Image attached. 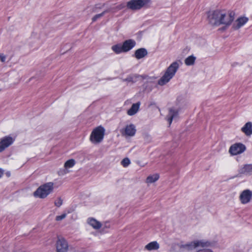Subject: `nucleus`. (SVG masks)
Returning <instances> with one entry per match:
<instances>
[{
	"mask_svg": "<svg viewBox=\"0 0 252 252\" xmlns=\"http://www.w3.org/2000/svg\"><path fill=\"white\" fill-rule=\"evenodd\" d=\"M178 115V113L177 111L173 109H170L169 114L167 116V120L169 125H171L173 119L177 117Z\"/></svg>",
	"mask_w": 252,
	"mask_h": 252,
	"instance_id": "a211bd4d",
	"label": "nucleus"
},
{
	"mask_svg": "<svg viewBox=\"0 0 252 252\" xmlns=\"http://www.w3.org/2000/svg\"><path fill=\"white\" fill-rule=\"evenodd\" d=\"M130 163L128 158H125L121 161V164L125 167L128 166Z\"/></svg>",
	"mask_w": 252,
	"mask_h": 252,
	"instance_id": "c85d7f7f",
	"label": "nucleus"
},
{
	"mask_svg": "<svg viewBox=\"0 0 252 252\" xmlns=\"http://www.w3.org/2000/svg\"><path fill=\"white\" fill-rule=\"evenodd\" d=\"M159 248V245L157 241L149 243L145 247V249L148 251L157 250Z\"/></svg>",
	"mask_w": 252,
	"mask_h": 252,
	"instance_id": "6ab92c4d",
	"label": "nucleus"
},
{
	"mask_svg": "<svg viewBox=\"0 0 252 252\" xmlns=\"http://www.w3.org/2000/svg\"><path fill=\"white\" fill-rule=\"evenodd\" d=\"M126 126H134L132 124H130L129 125V126L127 125Z\"/></svg>",
	"mask_w": 252,
	"mask_h": 252,
	"instance_id": "4c0bfd02",
	"label": "nucleus"
},
{
	"mask_svg": "<svg viewBox=\"0 0 252 252\" xmlns=\"http://www.w3.org/2000/svg\"><path fill=\"white\" fill-rule=\"evenodd\" d=\"M252 197V191L249 189L243 190L239 196L240 200L242 204H247L249 203Z\"/></svg>",
	"mask_w": 252,
	"mask_h": 252,
	"instance_id": "6e6552de",
	"label": "nucleus"
},
{
	"mask_svg": "<svg viewBox=\"0 0 252 252\" xmlns=\"http://www.w3.org/2000/svg\"><path fill=\"white\" fill-rule=\"evenodd\" d=\"M249 19L246 17L239 18L236 21V23L233 24V28L234 30H238L245 24L248 21Z\"/></svg>",
	"mask_w": 252,
	"mask_h": 252,
	"instance_id": "f8f14e48",
	"label": "nucleus"
},
{
	"mask_svg": "<svg viewBox=\"0 0 252 252\" xmlns=\"http://www.w3.org/2000/svg\"><path fill=\"white\" fill-rule=\"evenodd\" d=\"M225 26L221 28V30H225L228 26L225 25Z\"/></svg>",
	"mask_w": 252,
	"mask_h": 252,
	"instance_id": "c9c22d12",
	"label": "nucleus"
},
{
	"mask_svg": "<svg viewBox=\"0 0 252 252\" xmlns=\"http://www.w3.org/2000/svg\"><path fill=\"white\" fill-rule=\"evenodd\" d=\"M66 173H67V172H66L65 170H64L63 171V172H62V171H59L58 174L59 175H63L64 174H66Z\"/></svg>",
	"mask_w": 252,
	"mask_h": 252,
	"instance_id": "72a5a7b5",
	"label": "nucleus"
},
{
	"mask_svg": "<svg viewBox=\"0 0 252 252\" xmlns=\"http://www.w3.org/2000/svg\"><path fill=\"white\" fill-rule=\"evenodd\" d=\"M3 174V170L0 168V178H1Z\"/></svg>",
	"mask_w": 252,
	"mask_h": 252,
	"instance_id": "f704fd0d",
	"label": "nucleus"
},
{
	"mask_svg": "<svg viewBox=\"0 0 252 252\" xmlns=\"http://www.w3.org/2000/svg\"><path fill=\"white\" fill-rule=\"evenodd\" d=\"M136 45V42L134 40L129 39L125 40L122 44V49L123 52H127L132 49Z\"/></svg>",
	"mask_w": 252,
	"mask_h": 252,
	"instance_id": "9d476101",
	"label": "nucleus"
},
{
	"mask_svg": "<svg viewBox=\"0 0 252 252\" xmlns=\"http://www.w3.org/2000/svg\"><path fill=\"white\" fill-rule=\"evenodd\" d=\"M54 189V183L48 182L40 186L34 192V195L40 198H44L50 193Z\"/></svg>",
	"mask_w": 252,
	"mask_h": 252,
	"instance_id": "20e7f679",
	"label": "nucleus"
},
{
	"mask_svg": "<svg viewBox=\"0 0 252 252\" xmlns=\"http://www.w3.org/2000/svg\"><path fill=\"white\" fill-rule=\"evenodd\" d=\"M206 242L202 240H196L183 245V248L188 250H192L195 249L203 248L206 246Z\"/></svg>",
	"mask_w": 252,
	"mask_h": 252,
	"instance_id": "423d86ee",
	"label": "nucleus"
},
{
	"mask_svg": "<svg viewBox=\"0 0 252 252\" xmlns=\"http://www.w3.org/2000/svg\"><path fill=\"white\" fill-rule=\"evenodd\" d=\"M14 139L10 136L4 137L0 142V152L11 145Z\"/></svg>",
	"mask_w": 252,
	"mask_h": 252,
	"instance_id": "9b49d317",
	"label": "nucleus"
},
{
	"mask_svg": "<svg viewBox=\"0 0 252 252\" xmlns=\"http://www.w3.org/2000/svg\"><path fill=\"white\" fill-rule=\"evenodd\" d=\"M112 50L116 54H118L123 52L122 49V45L121 44H117L112 46Z\"/></svg>",
	"mask_w": 252,
	"mask_h": 252,
	"instance_id": "5701e85b",
	"label": "nucleus"
},
{
	"mask_svg": "<svg viewBox=\"0 0 252 252\" xmlns=\"http://www.w3.org/2000/svg\"><path fill=\"white\" fill-rule=\"evenodd\" d=\"M126 6L125 4L124 3H121L120 4L118 5L116 7H112V8H109L108 9H111L112 10L111 12H115L118 10H121L125 8Z\"/></svg>",
	"mask_w": 252,
	"mask_h": 252,
	"instance_id": "cd10ccee",
	"label": "nucleus"
},
{
	"mask_svg": "<svg viewBox=\"0 0 252 252\" xmlns=\"http://www.w3.org/2000/svg\"><path fill=\"white\" fill-rule=\"evenodd\" d=\"M66 217V214H63L61 216H58L56 218V220L57 221H60Z\"/></svg>",
	"mask_w": 252,
	"mask_h": 252,
	"instance_id": "7c9ffc66",
	"label": "nucleus"
},
{
	"mask_svg": "<svg viewBox=\"0 0 252 252\" xmlns=\"http://www.w3.org/2000/svg\"><path fill=\"white\" fill-rule=\"evenodd\" d=\"M0 60L2 63L4 62L5 61V56L2 53H0Z\"/></svg>",
	"mask_w": 252,
	"mask_h": 252,
	"instance_id": "2f4dec72",
	"label": "nucleus"
},
{
	"mask_svg": "<svg viewBox=\"0 0 252 252\" xmlns=\"http://www.w3.org/2000/svg\"><path fill=\"white\" fill-rule=\"evenodd\" d=\"M138 75H129L126 79H124V81L127 82H131L132 83H135L136 81V79L139 77Z\"/></svg>",
	"mask_w": 252,
	"mask_h": 252,
	"instance_id": "a878e982",
	"label": "nucleus"
},
{
	"mask_svg": "<svg viewBox=\"0 0 252 252\" xmlns=\"http://www.w3.org/2000/svg\"><path fill=\"white\" fill-rule=\"evenodd\" d=\"M111 10H112L111 9H107L105 10L104 11H103L102 13L94 15L92 18V22H95L98 19L101 18L103 15H104L105 14L108 13V12H110L111 11Z\"/></svg>",
	"mask_w": 252,
	"mask_h": 252,
	"instance_id": "b1692460",
	"label": "nucleus"
},
{
	"mask_svg": "<svg viewBox=\"0 0 252 252\" xmlns=\"http://www.w3.org/2000/svg\"><path fill=\"white\" fill-rule=\"evenodd\" d=\"M6 175L8 176V177H9L10 175V172H8L6 173Z\"/></svg>",
	"mask_w": 252,
	"mask_h": 252,
	"instance_id": "e433bc0d",
	"label": "nucleus"
},
{
	"mask_svg": "<svg viewBox=\"0 0 252 252\" xmlns=\"http://www.w3.org/2000/svg\"><path fill=\"white\" fill-rule=\"evenodd\" d=\"M140 104L141 102L140 101L133 103L130 108L127 110V114L129 116L135 115L139 110Z\"/></svg>",
	"mask_w": 252,
	"mask_h": 252,
	"instance_id": "dca6fc26",
	"label": "nucleus"
},
{
	"mask_svg": "<svg viewBox=\"0 0 252 252\" xmlns=\"http://www.w3.org/2000/svg\"><path fill=\"white\" fill-rule=\"evenodd\" d=\"M62 204H63V200L61 199V198H58V199L55 201V205L57 207L61 206L62 205Z\"/></svg>",
	"mask_w": 252,
	"mask_h": 252,
	"instance_id": "c756f323",
	"label": "nucleus"
},
{
	"mask_svg": "<svg viewBox=\"0 0 252 252\" xmlns=\"http://www.w3.org/2000/svg\"><path fill=\"white\" fill-rule=\"evenodd\" d=\"M96 8H101V7H98V6H97V5H96Z\"/></svg>",
	"mask_w": 252,
	"mask_h": 252,
	"instance_id": "58836bf2",
	"label": "nucleus"
},
{
	"mask_svg": "<svg viewBox=\"0 0 252 252\" xmlns=\"http://www.w3.org/2000/svg\"><path fill=\"white\" fill-rule=\"evenodd\" d=\"M196 57L193 55H191L187 58L185 60V63L187 65L189 66L194 64Z\"/></svg>",
	"mask_w": 252,
	"mask_h": 252,
	"instance_id": "4be33fe9",
	"label": "nucleus"
},
{
	"mask_svg": "<svg viewBox=\"0 0 252 252\" xmlns=\"http://www.w3.org/2000/svg\"><path fill=\"white\" fill-rule=\"evenodd\" d=\"M246 149V147L244 144L238 143L232 145L230 147L229 152L232 155H237L243 153Z\"/></svg>",
	"mask_w": 252,
	"mask_h": 252,
	"instance_id": "0eeeda50",
	"label": "nucleus"
},
{
	"mask_svg": "<svg viewBox=\"0 0 252 252\" xmlns=\"http://www.w3.org/2000/svg\"><path fill=\"white\" fill-rule=\"evenodd\" d=\"M244 126H252V123L251 122H247Z\"/></svg>",
	"mask_w": 252,
	"mask_h": 252,
	"instance_id": "473e14b6",
	"label": "nucleus"
},
{
	"mask_svg": "<svg viewBox=\"0 0 252 252\" xmlns=\"http://www.w3.org/2000/svg\"><path fill=\"white\" fill-rule=\"evenodd\" d=\"M149 2L150 0H130L126 3V7L133 11L138 10L145 7Z\"/></svg>",
	"mask_w": 252,
	"mask_h": 252,
	"instance_id": "39448f33",
	"label": "nucleus"
},
{
	"mask_svg": "<svg viewBox=\"0 0 252 252\" xmlns=\"http://www.w3.org/2000/svg\"><path fill=\"white\" fill-rule=\"evenodd\" d=\"M136 132V129L134 127H125L122 130V134L125 136H132Z\"/></svg>",
	"mask_w": 252,
	"mask_h": 252,
	"instance_id": "4468645a",
	"label": "nucleus"
},
{
	"mask_svg": "<svg viewBox=\"0 0 252 252\" xmlns=\"http://www.w3.org/2000/svg\"><path fill=\"white\" fill-rule=\"evenodd\" d=\"M179 67V65L177 62L172 63L167 68L164 74L158 81V84L163 86L167 83L175 75Z\"/></svg>",
	"mask_w": 252,
	"mask_h": 252,
	"instance_id": "f257e3e1",
	"label": "nucleus"
},
{
	"mask_svg": "<svg viewBox=\"0 0 252 252\" xmlns=\"http://www.w3.org/2000/svg\"><path fill=\"white\" fill-rule=\"evenodd\" d=\"M75 162L73 159H69L65 162L64 167L66 169L71 168L75 164Z\"/></svg>",
	"mask_w": 252,
	"mask_h": 252,
	"instance_id": "393cba45",
	"label": "nucleus"
},
{
	"mask_svg": "<svg viewBox=\"0 0 252 252\" xmlns=\"http://www.w3.org/2000/svg\"><path fill=\"white\" fill-rule=\"evenodd\" d=\"M148 55V52L145 48H141L136 50L134 53V56L137 59H142Z\"/></svg>",
	"mask_w": 252,
	"mask_h": 252,
	"instance_id": "2eb2a0df",
	"label": "nucleus"
},
{
	"mask_svg": "<svg viewBox=\"0 0 252 252\" xmlns=\"http://www.w3.org/2000/svg\"><path fill=\"white\" fill-rule=\"evenodd\" d=\"M239 172L240 174L252 176V164L244 165L240 168Z\"/></svg>",
	"mask_w": 252,
	"mask_h": 252,
	"instance_id": "ddd939ff",
	"label": "nucleus"
},
{
	"mask_svg": "<svg viewBox=\"0 0 252 252\" xmlns=\"http://www.w3.org/2000/svg\"><path fill=\"white\" fill-rule=\"evenodd\" d=\"M234 15L235 13L233 11L230 12L229 13L228 16H226L225 17V25H226L227 26H229L231 24L232 21L234 20Z\"/></svg>",
	"mask_w": 252,
	"mask_h": 252,
	"instance_id": "412c9836",
	"label": "nucleus"
},
{
	"mask_svg": "<svg viewBox=\"0 0 252 252\" xmlns=\"http://www.w3.org/2000/svg\"><path fill=\"white\" fill-rule=\"evenodd\" d=\"M241 130L247 136H250L252 134V127H242Z\"/></svg>",
	"mask_w": 252,
	"mask_h": 252,
	"instance_id": "bb28decb",
	"label": "nucleus"
},
{
	"mask_svg": "<svg viewBox=\"0 0 252 252\" xmlns=\"http://www.w3.org/2000/svg\"><path fill=\"white\" fill-rule=\"evenodd\" d=\"M87 222L95 229H98L102 226V224L100 222L93 218H89L87 220Z\"/></svg>",
	"mask_w": 252,
	"mask_h": 252,
	"instance_id": "f3484780",
	"label": "nucleus"
},
{
	"mask_svg": "<svg viewBox=\"0 0 252 252\" xmlns=\"http://www.w3.org/2000/svg\"><path fill=\"white\" fill-rule=\"evenodd\" d=\"M226 14L222 11L216 10L208 14V19L209 23L213 25L219 26L221 24L225 25Z\"/></svg>",
	"mask_w": 252,
	"mask_h": 252,
	"instance_id": "f03ea898",
	"label": "nucleus"
},
{
	"mask_svg": "<svg viewBox=\"0 0 252 252\" xmlns=\"http://www.w3.org/2000/svg\"><path fill=\"white\" fill-rule=\"evenodd\" d=\"M105 129L103 127H96L92 131L90 140L94 144L100 143L103 140Z\"/></svg>",
	"mask_w": 252,
	"mask_h": 252,
	"instance_id": "7ed1b4c3",
	"label": "nucleus"
},
{
	"mask_svg": "<svg viewBox=\"0 0 252 252\" xmlns=\"http://www.w3.org/2000/svg\"><path fill=\"white\" fill-rule=\"evenodd\" d=\"M159 176L158 174H155L149 176L146 179V183L148 184H151L155 183L158 180Z\"/></svg>",
	"mask_w": 252,
	"mask_h": 252,
	"instance_id": "aec40b11",
	"label": "nucleus"
},
{
	"mask_svg": "<svg viewBox=\"0 0 252 252\" xmlns=\"http://www.w3.org/2000/svg\"><path fill=\"white\" fill-rule=\"evenodd\" d=\"M68 244L64 239H59L56 243L57 252H66L68 249Z\"/></svg>",
	"mask_w": 252,
	"mask_h": 252,
	"instance_id": "1a4fd4ad",
	"label": "nucleus"
}]
</instances>
